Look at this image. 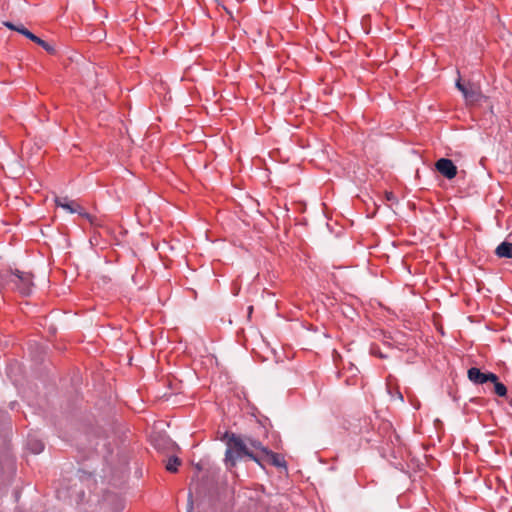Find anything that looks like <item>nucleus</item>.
I'll use <instances>...</instances> for the list:
<instances>
[{"mask_svg":"<svg viewBox=\"0 0 512 512\" xmlns=\"http://www.w3.org/2000/svg\"><path fill=\"white\" fill-rule=\"evenodd\" d=\"M223 440L226 441L225 465L228 469L236 466L237 460L246 456L257 464H261V458L257 453L249 450L244 438L235 433L225 432Z\"/></svg>","mask_w":512,"mask_h":512,"instance_id":"obj_1","label":"nucleus"},{"mask_svg":"<svg viewBox=\"0 0 512 512\" xmlns=\"http://www.w3.org/2000/svg\"><path fill=\"white\" fill-rule=\"evenodd\" d=\"M12 279L14 281L12 290L19 292L23 296H29L32 293L34 284L31 273L15 270Z\"/></svg>","mask_w":512,"mask_h":512,"instance_id":"obj_2","label":"nucleus"},{"mask_svg":"<svg viewBox=\"0 0 512 512\" xmlns=\"http://www.w3.org/2000/svg\"><path fill=\"white\" fill-rule=\"evenodd\" d=\"M4 26L9 28L10 30H14L28 38L29 40L33 41L34 43L41 46L47 53L54 55L56 53L55 47L47 42L41 39L40 37L33 34L31 31H29L27 28H25L23 25H15L12 22L5 21L3 22Z\"/></svg>","mask_w":512,"mask_h":512,"instance_id":"obj_3","label":"nucleus"},{"mask_svg":"<svg viewBox=\"0 0 512 512\" xmlns=\"http://www.w3.org/2000/svg\"><path fill=\"white\" fill-rule=\"evenodd\" d=\"M55 204L57 207H61L67 210L69 213H77L81 217L87 219L92 225L95 224V217L87 213L84 208L77 202L69 200L68 197H56Z\"/></svg>","mask_w":512,"mask_h":512,"instance_id":"obj_4","label":"nucleus"},{"mask_svg":"<svg viewBox=\"0 0 512 512\" xmlns=\"http://www.w3.org/2000/svg\"><path fill=\"white\" fill-rule=\"evenodd\" d=\"M259 456L261 458V464L258 465L261 467H264L265 463L275 466L277 468L287 467V463L284 457L279 453L273 452L269 448H267V450H264V453Z\"/></svg>","mask_w":512,"mask_h":512,"instance_id":"obj_5","label":"nucleus"},{"mask_svg":"<svg viewBox=\"0 0 512 512\" xmlns=\"http://www.w3.org/2000/svg\"><path fill=\"white\" fill-rule=\"evenodd\" d=\"M436 170L445 178L453 179L457 175V167L452 160L440 158L435 163Z\"/></svg>","mask_w":512,"mask_h":512,"instance_id":"obj_6","label":"nucleus"},{"mask_svg":"<svg viewBox=\"0 0 512 512\" xmlns=\"http://www.w3.org/2000/svg\"><path fill=\"white\" fill-rule=\"evenodd\" d=\"M14 271L12 270H1L0 271V290L2 289H10L13 287V279Z\"/></svg>","mask_w":512,"mask_h":512,"instance_id":"obj_7","label":"nucleus"},{"mask_svg":"<svg viewBox=\"0 0 512 512\" xmlns=\"http://www.w3.org/2000/svg\"><path fill=\"white\" fill-rule=\"evenodd\" d=\"M495 254L499 258H512V242L505 240L500 243L495 250Z\"/></svg>","mask_w":512,"mask_h":512,"instance_id":"obj_8","label":"nucleus"},{"mask_svg":"<svg viewBox=\"0 0 512 512\" xmlns=\"http://www.w3.org/2000/svg\"><path fill=\"white\" fill-rule=\"evenodd\" d=\"M468 379L475 384L486 383V373L481 372L479 368L471 367L468 370Z\"/></svg>","mask_w":512,"mask_h":512,"instance_id":"obj_9","label":"nucleus"},{"mask_svg":"<svg viewBox=\"0 0 512 512\" xmlns=\"http://www.w3.org/2000/svg\"><path fill=\"white\" fill-rule=\"evenodd\" d=\"M27 448L34 454H39L44 449V444L41 440L34 437H29L27 440Z\"/></svg>","mask_w":512,"mask_h":512,"instance_id":"obj_10","label":"nucleus"},{"mask_svg":"<svg viewBox=\"0 0 512 512\" xmlns=\"http://www.w3.org/2000/svg\"><path fill=\"white\" fill-rule=\"evenodd\" d=\"M463 96L467 101L476 102L481 98V93L479 89L473 87L472 85H469L468 89L465 90V92L463 93Z\"/></svg>","mask_w":512,"mask_h":512,"instance_id":"obj_11","label":"nucleus"},{"mask_svg":"<svg viewBox=\"0 0 512 512\" xmlns=\"http://www.w3.org/2000/svg\"><path fill=\"white\" fill-rule=\"evenodd\" d=\"M244 439L247 443V446L249 445L250 447L254 448L256 450L255 453H257L258 455H262L264 453V450H267V447H265L261 443V441H259L257 439H254L251 437H245Z\"/></svg>","mask_w":512,"mask_h":512,"instance_id":"obj_12","label":"nucleus"},{"mask_svg":"<svg viewBox=\"0 0 512 512\" xmlns=\"http://www.w3.org/2000/svg\"><path fill=\"white\" fill-rule=\"evenodd\" d=\"M180 464H181L180 459L176 456H172L168 459V462L166 464V470L171 473H175V472H177Z\"/></svg>","mask_w":512,"mask_h":512,"instance_id":"obj_13","label":"nucleus"},{"mask_svg":"<svg viewBox=\"0 0 512 512\" xmlns=\"http://www.w3.org/2000/svg\"><path fill=\"white\" fill-rule=\"evenodd\" d=\"M494 392L496 395L504 397L507 394V388L503 383L498 381L494 384Z\"/></svg>","mask_w":512,"mask_h":512,"instance_id":"obj_14","label":"nucleus"},{"mask_svg":"<svg viewBox=\"0 0 512 512\" xmlns=\"http://www.w3.org/2000/svg\"><path fill=\"white\" fill-rule=\"evenodd\" d=\"M499 380H498V376L492 372H487L486 373V383L487 382H492L493 384L497 383Z\"/></svg>","mask_w":512,"mask_h":512,"instance_id":"obj_15","label":"nucleus"},{"mask_svg":"<svg viewBox=\"0 0 512 512\" xmlns=\"http://www.w3.org/2000/svg\"><path fill=\"white\" fill-rule=\"evenodd\" d=\"M456 87L462 92V94L468 89V86L462 84L460 79L456 82Z\"/></svg>","mask_w":512,"mask_h":512,"instance_id":"obj_16","label":"nucleus"},{"mask_svg":"<svg viewBox=\"0 0 512 512\" xmlns=\"http://www.w3.org/2000/svg\"><path fill=\"white\" fill-rule=\"evenodd\" d=\"M193 510V501H192V493L190 492L188 495V510L187 512H192Z\"/></svg>","mask_w":512,"mask_h":512,"instance_id":"obj_17","label":"nucleus"},{"mask_svg":"<svg viewBox=\"0 0 512 512\" xmlns=\"http://www.w3.org/2000/svg\"><path fill=\"white\" fill-rule=\"evenodd\" d=\"M386 198H387V200H393L394 199V194L392 192H387L386 193Z\"/></svg>","mask_w":512,"mask_h":512,"instance_id":"obj_18","label":"nucleus"}]
</instances>
